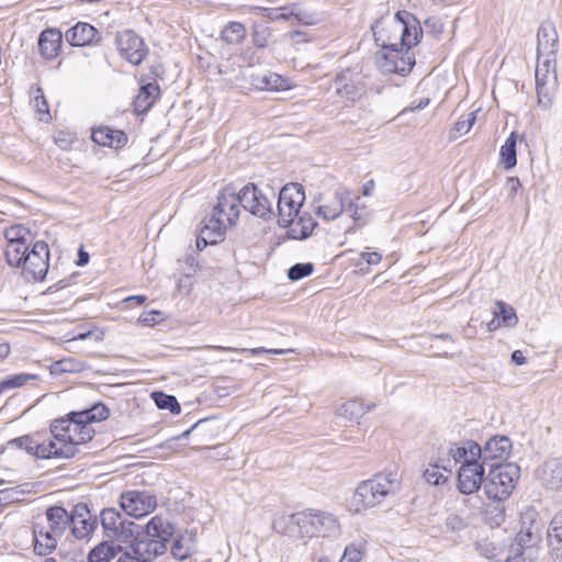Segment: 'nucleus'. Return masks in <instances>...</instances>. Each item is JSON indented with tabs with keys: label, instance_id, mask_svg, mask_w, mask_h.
<instances>
[{
	"label": "nucleus",
	"instance_id": "obj_1",
	"mask_svg": "<svg viewBox=\"0 0 562 562\" xmlns=\"http://www.w3.org/2000/svg\"><path fill=\"white\" fill-rule=\"evenodd\" d=\"M375 43L381 50L417 45L423 30L415 18L406 11H398L391 19H381L372 26Z\"/></svg>",
	"mask_w": 562,
	"mask_h": 562
},
{
	"label": "nucleus",
	"instance_id": "obj_2",
	"mask_svg": "<svg viewBox=\"0 0 562 562\" xmlns=\"http://www.w3.org/2000/svg\"><path fill=\"white\" fill-rule=\"evenodd\" d=\"M69 413L66 418L56 419L50 426L56 453L55 458H72L80 452L79 447L89 442L94 436V429L83 418Z\"/></svg>",
	"mask_w": 562,
	"mask_h": 562
},
{
	"label": "nucleus",
	"instance_id": "obj_3",
	"mask_svg": "<svg viewBox=\"0 0 562 562\" xmlns=\"http://www.w3.org/2000/svg\"><path fill=\"white\" fill-rule=\"evenodd\" d=\"M538 513L527 508L521 514V529L510 546L506 562H536L539 558L541 525L537 521Z\"/></svg>",
	"mask_w": 562,
	"mask_h": 562
},
{
	"label": "nucleus",
	"instance_id": "obj_4",
	"mask_svg": "<svg viewBox=\"0 0 562 562\" xmlns=\"http://www.w3.org/2000/svg\"><path fill=\"white\" fill-rule=\"evenodd\" d=\"M398 487L400 481L396 473H379L358 484L352 502L357 510L372 508L381 504L389 494L395 493Z\"/></svg>",
	"mask_w": 562,
	"mask_h": 562
},
{
	"label": "nucleus",
	"instance_id": "obj_5",
	"mask_svg": "<svg viewBox=\"0 0 562 562\" xmlns=\"http://www.w3.org/2000/svg\"><path fill=\"white\" fill-rule=\"evenodd\" d=\"M289 521L299 528L301 536L333 537L339 533L338 520L329 513H296L290 516Z\"/></svg>",
	"mask_w": 562,
	"mask_h": 562
},
{
	"label": "nucleus",
	"instance_id": "obj_6",
	"mask_svg": "<svg viewBox=\"0 0 562 562\" xmlns=\"http://www.w3.org/2000/svg\"><path fill=\"white\" fill-rule=\"evenodd\" d=\"M3 236L5 239L4 260L11 268H19L25 260V255L31 250L33 235L27 227L16 224L7 227Z\"/></svg>",
	"mask_w": 562,
	"mask_h": 562
},
{
	"label": "nucleus",
	"instance_id": "obj_7",
	"mask_svg": "<svg viewBox=\"0 0 562 562\" xmlns=\"http://www.w3.org/2000/svg\"><path fill=\"white\" fill-rule=\"evenodd\" d=\"M518 476L519 469L514 464L495 465L484 482L486 496L498 502L506 499L515 488Z\"/></svg>",
	"mask_w": 562,
	"mask_h": 562
},
{
	"label": "nucleus",
	"instance_id": "obj_8",
	"mask_svg": "<svg viewBox=\"0 0 562 562\" xmlns=\"http://www.w3.org/2000/svg\"><path fill=\"white\" fill-rule=\"evenodd\" d=\"M21 276L27 282L43 281L49 268V248L45 241L33 243L31 250L25 255V260L19 267Z\"/></svg>",
	"mask_w": 562,
	"mask_h": 562
},
{
	"label": "nucleus",
	"instance_id": "obj_9",
	"mask_svg": "<svg viewBox=\"0 0 562 562\" xmlns=\"http://www.w3.org/2000/svg\"><path fill=\"white\" fill-rule=\"evenodd\" d=\"M305 201V192L299 183L285 184L278 198V224L281 227H289L297 217L301 206Z\"/></svg>",
	"mask_w": 562,
	"mask_h": 562
},
{
	"label": "nucleus",
	"instance_id": "obj_10",
	"mask_svg": "<svg viewBox=\"0 0 562 562\" xmlns=\"http://www.w3.org/2000/svg\"><path fill=\"white\" fill-rule=\"evenodd\" d=\"M240 214V201L237 192L225 188L217 195V203L213 207L211 216L206 220L211 224L218 222L224 234L227 226L235 225Z\"/></svg>",
	"mask_w": 562,
	"mask_h": 562
},
{
	"label": "nucleus",
	"instance_id": "obj_11",
	"mask_svg": "<svg viewBox=\"0 0 562 562\" xmlns=\"http://www.w3.org/2000/svg\"><path fill=\"white\" fill-rule=\"evenodd\" d=\"M375 63L384 74L405 76L415 65V56L408 47L383 49L375 54Z\"/></svg>",
	"mask_w": 562,
	"mask_h": 562
},
{
	"label": "nucleus",
	"instance_id": "obj_12",
	"mask_svg": "<svg viewBox=\"0 0 562 562\" xmlns=\"http://www.w3.org/2000/svg\"><path fill=\"white\" fill-rule=\"evenodd\" d=\"M100 521L108 538L117 542H128L135 532V522L123 518L116 508H104L100 513Z\"/></svg>",
	"mask_w": 562,
	"mask_h": 562
},
{
	"label": "nucleus",
	"instance_id": "obj_13",
	"mask_svg": "<svg viewBox=\"0 0 562 562\" xmlns=\"http://www.w3.org/2000/svg\"><path fill=\"white\" fill-rule=\"evenodd\" d=\"M240 206L252 215L269 220L274 214L272 200L269 199L256 184L248 183L237 192Z\"/></svg>",
	"mask_w": 562,
	"mask_h": 562
},
{
	"label": "nucleus",
	"instance_id": "obj_14",
	"mask_svg": "<svg viewBox=\"0 0 562 562\" xmlns=\"http://www.w3.org/2000/svg\"><path fill=\"white\" fill-rule=\"evenodd\" d=\"M120 507L126 515L140 518L156 509L157 498L148 491L130 490L121 494Z\"/></svg>",
	"mask_w": 562,
	"mask_h": 562
},
{
	"label": "nucleus",
	"instance_id": "obj_15",
	"mask_svg": "<svg viewBox=\"0 0 562 562\" xmlns=\"http://www.w3.org/2000/svg\"><path fill=\"white\" fill-rule=\"evenodd\" d=\"M115 44L120 55L132 65L142 64L148 54L144 40L132 30L117 33Z\"/></svg>",
	"mask_w": 562,
	"mask_h": 562
},
{
	"label": "nucleus",
	"instance_id": "obj_16",
	"mask_svg": "<svg viewBox=\"0 0 562 562\" xmlns=\"http://www.w3.org/2000/svg\"><path fill=\"white\" fill-rule=\"evenodd\" d=\"M336 93L351 103L357 102L363 95L366 88L359 74L350 69L342 70L335 78Z\"/></svg>",
	"mask_w": 562,
	"mask_h": 562
},
{
	"label": "nucleus",
	"instance_id": "obj_17",
	"mask_svg": "<svg viewBox=\"0 0 562 562\" xmlns=\"http://www.w3.org/2000/svg\"><path fill=\"white\" fill-rule=\"evenodd\" d=\"M484 475V468L479 461L463 462L458 472V490L462 494H472L476 492Z\"/></svg>",
	"mask_w": 562,
	"mask_h": 562
},
{
	"label": "nucleus",
	"instance_id": "obj_18",
	"mask_svg": "<svg viewBox=\"0 0 562 562\" xmlns=\"http://www.w3.org/2000/svg\"><path fill=\"white\" fill-rule=\"evenodd\" d=\"M559 35L553 22L543 21L537 32V58H557Z\"/></svg>",
	"mask_w": 562,
	"mask_h": 562
},
{
	"label": "nucleus",
	"instance_id": "obj_19",
	"mask_svg": "<svg viewBox=\"0 0 562 562\" xmlns=\"http://www.w3.org/2000/svg\"><path fill=\"white\" fill-rule=\"evenodd\" d=\"M8 447L19 448L25 450L27 453L36 456L42 459L55 458L56 453L54 445L48 442H40L32 436H22L8 441Z\"/></svg>",
	"mask_w": 562,
	"mask_h": 562
},
{
	"label": "nucleus",
	"instance_id": "obj_20",
	"mask_svg": "<svg viewBox=\"0 0 562 562\" xmlns=\"http://www.w3.org/2000/svg\"><path fill=\"white\" fill-rule=\"evenodd\" d=\"M33 533V551L37 555H48L57 547V535H53L50 530L44 527V522L35 521L32 527Z\"/></svg>",
	"mask_w": 562,
	"mask_h": 562
},
{
	"label": "nucleus",
	"instance_id": "obj_21",
	"mask_svg": "<svg viewBox=\"0 0 562 562\" xmlns=\"http://www.w3.org/2000/svg\"><path fill=\"white\" fill-rule=\"evenodd\" d=\"M70 517L71 532L77 539H83L93 531L95 520L91 519L90 510L86 504H77Z\"/></svg>",
	"mask_w": 562,
	"mask_h": 562
},
{
	"label": "nucleus",
	"instance_id": "obj_22",
	"mask_svg": "<svg viewBox=\"0 0 562 562\" xmlns=\"http://www.w3.org/2000/svg\"><path fill=\"white\" fill-rule=\"evenodd\" d=\"M99 31L91 24L78 22L65 33L66 41L71 46H88L99 42Z\"/></svg>",
	"mask_w": 562,
	"mask_h": 562
},
{
	"label": "nucleus",
	"instance_id": "obj_23",
	"mask_svg": "<svg viewBox=\"0 0 562 562\" xmlns=\"http://www.w3.org/2000/svg\"><path fill=\"white\" fill-rule=\"evenodd\" d=\"M345 193L341 191H335L333 195L318 198V206L316 214L325 221H333L339 217L345 207Z\"/></svg>",
	"mask_w": 562,
	"mask_h": 562
},
{
	"label": "nucleus",
	"instance_id": "obj_24",
	"mask_svg": "<svg viewBox=\"0 0 562 562\" xmlns=\"http://www.w3.org/2000/svg\"><path fill=\"white\" fill-rule=\"evenodd\" d=\"M44 527L52 531L53 535L61 537L68 526H70V514L61 506H50L46 509Z\"/></svg>",
	"mask_w": 562,
	"mask_h": 562
},
{
	"label": "nucleus",
	"instance_id": "obj_25",
	"mask_svg": "<svg viewBox=\"0 0 562 562\" xmlns=\"http://www.w3.org/2000/svg\"><path fill=\"white\" fill-rule=\"evenodd\" d=\"M175 533L173 525L161 515L154 516L145 526V535L168 543Z\"/></svg>",
	"mask_w": 562,
	"mask_h": 562
},
{
	"label": "nucleus",
	"instance_id": "obj_26",
	"mask_svg": "<svg viewBox=\"0 0 562 562\" xmlns=\"http://www.w3.org/2000/svg\"><path fill=\"white\" fill-rule=\"evenodd\" d=\"M63 34L56 29L44 30L38 37V47L41 55L47 59H54L61 45Z\"/></svg>",
	"mask_w": 562,
	"mask_h": 562
},
{
	"label": "nucleus",
	"instance_id": "obj_27",
	"mask_svg": "<svg viewBox=\"0 0 562 562\" xmlns=\"http://www.w3.org/2000/svg\"><path fill=\"white\" fill-rule=\"evenodd\" d=\"M512 449L510 440L505 436H495L486 441L482 448L484 460H504L508 457Z\"/></svg>",
	"mask_w": 562,
	"mask_h": 562
},
{
	"label": "nucleus",
	"instance_id": "obj_28",
	"mask_svg": "<svg viewBox=\"0 0 562 562\" xmlns=\"http://www.w3.org/2000/svg\"><path fill=\"white\" fill-rule=\"evenodd\" d=\"M91 138L101 146L120 148L127 142V136L123 131L112 130L108 126H101L92 131Z\"/></svg>",
	"mask_w": 562,
	"mask_h": 562
},
{
	"label": "nucleus",
	"instance_id": "obj_29",
	"mask_svg": "<svg viewBox=\"0 0 562 562\" xmlns=\"http://www.w3.org/2000/svg\"><path fill=\"white\" fill-rule=\"evenodd\" d=\"M160 88L156 82H148L139 88L134 100V110L137 114H144L149 111L159 97Z\"/></svg>",
	"mask_w": 562,
	"mask_h": 562
},
{
	"label": "nucleus",
	"instance_id": "obj_30",
	"mask_svg": "<svg viewBox=\"0 0 562 562\" xmlns=\"http://www.w3.org/2000/svg\"><path fill=\"white\" fill-rule=\"evenodd\" d=\"M541 481L550 490L562 491V458L544 462Z\"/></svg>",
	"mask_w": 562,
	"mask_h": 562
},
{
	"label": "nucleus",
	"instance_id": "obj_31",
	"mask_svg": "<svg viewBox=\"0 0 562 562\" xmlns=\"http://www.w3.org/2000/svg\"><path fill=\"white\" fill-rule=\"evenodd\" d=\"M137 554L142 557L143 562H153L156 558L162 555L167 551V544L157 539L136 537Z\"/></svg>",
	"mask_w": 562,
	"mask_h": 562
},
{
	"label": "nucleus",
	"instance_id": "obj_32",
	"mask_svg": "<svg viewBox=\"0 0 562 562\" xmlns=\"http://www.w3.org/2000/svg\"><path fill=\"white\" fill-rule=\"evenodd\" d=\"M448 454L454 463L461 462L463 464L465 461H476L482 454V448L476 442L469 440L462 446L451 445Z\"/></svg>",
	"mask_w": 562,
	"mask_h": 562
},
{
	"label": "nucleus",
	"instance_id": "obj_33",
	"mask_svg": "<svg viewBox=\"0 0 562 562\" xmlns=\"http://www.w3.org/2000/svg\"><path fill=\"white\" fill-rule=\"evenodd\" d=\"M548 546L551 554L562 561V515H555L550 522Z\"/></svg>",
	"mask_w": 562,
	"mask_h": 562
},
{
	"label": "nucleus",
	"instance_id": "obj_34",
	"mask_svg": "<svg viewBox=\"0 0 562 562\" xmlns=\"http://www.w3.org/2000/svg\"><path fill=\"white\" fill-rule=\"evenodd\" d=\"M316 226L317 223L312 215L304 213L297 220H293V223L289 226L288 234L293 239H305L312 235Z\"/></svg>",
	"mask_w": 562,
	"mask_h": 562
},
{
	"label": "nucleus",
	"instance_id": "obj_35",
	"mask_svg": "<svg viewBox=\"0 0 562 562\" xmlns=\"http://www.w3.org/2000/svg\"><path fill=\"white\" fill-rule=\"evenodd\" d=\"M217 223L218 222H213V224H211L206 220L203 221V226L196 238V248L199 250H202L207 245H214L223 238L224 234L221 232V224Z\"/></svg>",
	"mask_w": 562,
	"mask_h": 562
},
{
	"label": "nucleus",
	"instance_id": "obj_36",
	"mask_svg": "<svg viewBox=\"0 0 562 562\" xmlns=\"http://www.w3.org/2000/svg\"><path fill=\"white\" fill-rule=\"evenodd\" d=\"M122 551L121 544L103 541L94 547L88 555L89 562H110Z\"/></svg>",
	"mask_w": 562,
	"mask_h": 562
},
{
	"label": "nucleus",
	"instance_id": "obj_37",
	"mask_svg": "<svg viewBox=\"0 0 562 562\" xmlns=\"http://www.w3.org/2000/svg\"><path fill=\"white\" fill-rule=\"evenodd\" d=\"M557 58H541L538 59L536 67V83H554L558 82L557 77Z\"/></svg>",
	"mask_w": 562,
	"mask_h": 562
},
{
	"label": "nucleus",
	"instance_id": "obj_38",
	"mask_svg": "<svg viewBox=\"0 0 562 562\" xmlns=\"http://www.w3.org/2000/svg\"><path fill=\"white\" fill-rule=\"evenodd\" d=\"M254 83L258 89L269 91H282L290 88L288 80L276 72L257 76Z\"/></svg>",
	"mask_w": 562,
	"mask_h": 562
},
{
	"label": "nucleus",
	"instance_id": "obj_39",
	"mask_svg": "<svg viewBox=\"0 0 562 562\" xmlns=\"http://www.w3.org/2000/svg\"><path fill=\"white\" fill-rule=\"evenodd\" d=\"M88 369V364L75 358H64L55 361L49 366V372L53 375L64 373H79Z\"/></svg>",
	"mask_w": 562,
	"mask_h": 562
},
{
	"label": "nucleus",
	"instance_id": "obj_40",
	"mask_svg": "<svg viewBox=\"0 0 562 562\" xmlns=\"http://www.w3.org/2000/svg\"><path fill=\"white\" fill-rule=\"evenodd\" d=\"M368 408L364 406V404L359 400H350L345 403H342L337 408V416L344 418L348 422L358 420Z\"/></svg>",
	"mask_w": 562,
	"mask_h": 562
},
{
	"label": "nucleus",
	"instance_id": "obj_41",
	"mask_svg": "<svg viewBox=\"0 0 562 562\" xmlns=\"http://www.w3.org/2000/svg\"><path fill=\"white\" fill-rule=\"evenodd\" d=\"M110 415L109 408L101 402L93 404L90 408L79 411L74 414V416H78L79 418H83L88 425H91L94 422L105 420Z\"/></svg>",
	"mask_w": 562,
	"mask_h": 562
},
{
	"label": "nucleus",
	"instance_id": "obj_42",
	"mask_svg": "<svg viewBox=\"0 0 562 562\" xmlns=\"http://www.w3.org/2000/svg\"><path fill=\"white\" fill-rule=\"evenodd\" d=\"M558 82L554 83H536L537 104L540 109L548 111L551 109L557 91Z\"/></svg>",
	"mask_w": 562,
	"mask_h": 562
},
{
	"label": "nucleus",
	"instance_id": "obj_43",
	"mask_svg": "<svg viewBox=\"0 0 562 562\" xmlns=\"http://www.w3.org/2000/svg\"><path fill=\"white\" fill-rule=\"evenodd\" d=\"M246 37V29L239 22H229L222 31L221 38L226 44L236 45Z\"/></svg>",
	"mask_w": 562,
	"mask_h": 562
},
{
	"label": "nucleus",
	"instance_id": "obj_44",
	"mask_svg": "<svg viewBox=\"0 0 562 562\" xmlns=\"http://www.w3.org/2000/svg\"><path fill=\"white\" fill-rule=\"evenodd\" d=\"M501 159L505 169H512L517 164L516 158V135L512 133L506 139L505 144L501 147Z\"/></svg>",
	"mask_w": 562,
	"mask_h": 562
},
{
	"label": "nucleus",
	"instance_id": "obj_45",
	"mask_svg": "<svg viewBox=\"0 0 562 562\" xmlns=\"http://www.w3.org/2000/svg\"><path fill=\"white\" fill-rule=\"evenodd\" d=\"M193 540L191 536H180L171 546V554L175 559L183 561L192 553Z\"/></svg>",
	"mask_w": 562,
	"mask_h": 562
},
{
	"label": "nucleus",
	"instance_id": "obj_46",
	"mask_svg": "<svg viewBox=\"0 0 562 562\" xmlns=\"http://www.w3.org/2000/svg\"><path fill=\"white\" fill-rule=\"evenodd\" d=\"M283 10L289 11V14H291L292 18L305 25H313L318 21L316 13L302 9L296 3L285 5Z\"/></svg>",
	"mask_w": 562,
	"mask_h": 562
},
{
	"label": "nucleus",
	"instance_id": "obj_47",
	"mask_svg": "<svg viewBox=\"0 0 562 562\" xmlns=\"http://www.w3.org/2000/svg\"><path fill=\"white\" fill-rule=\"evenodd\" d=\"M496 307L497 310L494 311V315L499 318L504 326L513 327L517 324L518 317L512 306L503 301H497Z\"/></svg>",
	"mask_w": 562,
	"mask_h": 562
},
{
	"label": "nucleus",
	"instance_id": "obj_48",
	"mask_svg": "<svg viewBox=\"0 0 562 562\" xmlns=\"http://www.w3.org/2000/svg\"><path fill=\"white\" fill-rule=\"evenodd\" d=\"M155 404L160 409H169L172 414H179L181 411L180 404L173 395H168L162 392H154L151 394Z\"/></svg>",
	"mask_w": 562,
	"mask_h": 562
},
{
	"label": "nucleus",
	"instance_id": "obj_49",
	"mask_svg": "<svg viewBox=\"0 0 562 562\" xmlns=\"http://www.w3.org/2000/svg\"><path fill=\"white\" fill-rule=\"evenodd\" d=\"M443 469L445 471H449L447 465H439L437 463L429 464L426 470L424 471V477L427 483L431 485H441L447 481V477L443 475V473L440 471V469Z\"/></svg>",
	"mask_w": 562,
	"mask_h": 562
},
{
	"label": "nucleus",
	"instance_id": "obj_50",
	"mask_svg": "<svg viewBox=\"0 0 562 562\" xmlns=\"http://www.w3.org/2000/svg\"><path fill=\"white\" fill-rule=\"evenodd\" d=\"M127 546L119 553L120 557L116 562H143L142 557L137 554V541L134 535L133 539L125 542Z\"/></svg>",
	"mask_w": 562,
	"mask_h": 562
},
{
	"label": "nucleus",
	"instance_id": "obj_51",
	"mask_svg": "<svg viewBox=\"0 0 562 562\" xmlns=\"http://www.w3.org/2000/svg\"><path fill=\"white\" fill-rule=\"evenodd\" d=\"M314 266L311 262L295 263L288 270V278L291 281H299L313 273Z\"/></svg>",
	"mask_w": 562,
	"mask_h": 562
},
{
	"label": "nucleus",
	"instance_id": "obj_52",
	"mask_svg": "<svg viewBox=\"0 0 562 562\" xmlns=\"http://www.w3.org/2000/svg\"><path fill=\"white\" fill-rule=\"evenodd\" d=\"M34 105L37 113L41 115V120L47 122L50 119L49 108L41 88H36L35 90Z\"/></svg>",
	"mask_w": 562,
	"mask_h": 562
},
{
	"label": "nucleus",
	"instance_id": "obj_53",
	"mask_svg": "<svg viewBox=\"0 0 562 562\" xmlns=\"http://www.w3.org/2000/svg\"><path fill=\"white\" fill-rule=\"evenodd\" d=\"M205 349H213L218 351H235V352H249L251 355H259L261 352H268L273 355H282L284 353V350L282 349H265L262 347L260 348H252V349H236L231 347H223V346H205Z\"/></svg>",
	"mask_w": 562,
	"mask_h": 562
},
{
	"label": "nucleus",
	"instance_id": "obj_54",
	"mask_svg": "<svg viewBox=\"0 0 562 562\" xmlns=\"http://www.w3.org/2000/svg\"><path fill=\"white\" fill-rule=\"evenodd\" d=\"M36 374L18 373L5 378L9 389H15L25 385L27 382L36 380Z\"/></svg>",
	"mask_w": 562,
	"mask_h": 562
},
{
	"label": "nucleus",
	"instance_id": "obj_55",
	"mask_svg": "<svg viewBox=\"0 0 562 562\" xmlns=\"http://www.w3.org/2000/svg\"><path fill=\"white\" fill-rule=\"evenodd\" d=\"M475 120H476V113L470 112L467 114L465 117H461L458 120V122L454 124V128L460 134H467L471 130Z\"/></svg>",
	"mask_w": 562,
	"mask_h": 562
},
{
	"label": "nucleus",
	"instance_id": "obj_56",
	"mask_svg": "<svg viewBox=\"0 0 562 562\" xmlns=\"http://www.w3.org/2000/svg\"><path fill=\"white\" fill-rule=\"evenodd\" d=\"M362 551L355 544L345 548L344 554L339 562H359L362 559Z\"/></svg>",
	"mask_w": 562,
	"mask_h": 562
},
{
	"label": "nucleus",
	"instance_id": "obj_57",
	"mask_svg": "<svg viewBox=\"0 0 562 562\" xmlns=\"http://www.w3.org/2000/svg\"><path fill=\"white\" fill-rule=\"evenodd\" d=\"M445 526L450 531H459L467 527V521L461 516L452 514L446 518Z\"/></svg>",
	"mask_w": 562,
	"mask_h": 562
},
{
	"label": "nucleus",
	"instance_id": "obj_58",
	"mask_svg": "<svg viewBox=\"0 0 562 562\" xmlns=\"http://www.w3.org/2000/svg\"><path fill=\"white\" fill-rule=\"evenodd\" d=\"M284 7L277 8V9H267L262 8L261 10L265 12V16L272 20V21H279V20H290L292 18L291 14H289V11L283 10Z\"/></svg>",
	"mask_w": 562,
	"mask_h": 562
},
{
	"label": "nucleus",
	"instance_id": "obj_59",
	"mask_svg": "<svg viewBox=\"0 0 562 562\" xmlns=\"http://www.w3.org/2000/svg\"><path fill=\"white\" fill-rule=\"evenodd\" d=\"M160 316H161V313L159 311H150V312L143 313L138 317L137 322H138V324L144 325V326H154L159 322Z\"/></svg>",
	"mask_w": 562,
	"mask_h": 562
},
{
	"label": "nucleus",
	"instance_id": "obj_60",
	"mask_svg": "<svg viewBox=\"0 0 562 562\" xmlns=\"http://www.w3.org/2000/svg\"><path fill=\"white\" fill-rule=\"evenodd\" d=\"M477 549L481 555L487 559H495L497 557V549L491 542H483L477 544Z\"/></svg>",
	"mask_w": 562,
	"mask_h": 562
},
{
	"label": "nucleus",
	"instance_id": "obj_61",
	"mask_svg": "<svg viewBox=\"0 0 562 562\" xmlns=\"http://www.w3.org/2000/svg\"><path fill=\"white\" fill-rule=\"evenodd\" d=\"M361 260L366 261L369 266L378 265L382 260V255L378 251H362L360 254Z\"/></svg>",
	"mask_w": 562,
	"mask_h": 562
},
{
	"label": "nucleus",
	"instance_id": "obj_62",
	"mask_svg": "<svg viewBox=\"0 0 562 562\" xmlns=\"http://www.w3.org/2000/svg\"><path fill=\"white\" fill-rule=\"evenodd\" d=\"M198 426V423L194 424L190 429L183 431L181 435H179L178 437H172L168 440H166L164 443L159 445V448H164V449H173V446H175V441L178 440V439H181V438H188L189 435L191 434V431Z\"/></svg>",
	"mask_w": 562,
	"mask_h": 562
},
{
	"label": "nucleus",
	"instance_id": "obj_63",
	"mask_svg": "<svg viewBox=\"0 0 562 562\" xmlns=\"http://www.w3.org/2000/svg\"><path fill=\"white\" fill-rule=\"evenodd\" d=\"M520 187L521 184L518 178L510 177L507 179L506 189L508 191L509 196H514Z\"/></svg>",
	"mask_w": 562,
	"mask_h": 562
},
{
	"label": "nucleus",
	"instance_id": "obj_64",
	"mask_svg": "<svg viewBox=\"0 0 562 562\" xmlns=\"http://www.w3.org/2000/svg\"><path fill=\"white\" fill-rule=\"evenodd\" d=\"M494 516L492 517L493 522L497 526L502 524L504 520V508L499 505L495 506L493 509Z\"/></svg>",
	"mask_w": 562,
	"mask_h": 562
}]
</instances>
